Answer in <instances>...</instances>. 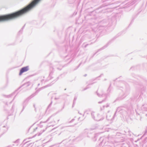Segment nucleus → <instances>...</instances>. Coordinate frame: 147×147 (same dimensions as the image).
I'll list each match as a JSON object with an SVG mask.
<instances>
[{
  "label": "nucleus",
  "mask_w": 147,
  "mask_h": 147,
  "mask_svg": "<svg viewBox=\"0 0 147 147\" xmlns=\"http://www.w3.org/2000/svg\"><path fill=\"white\" fill-rule=\"evenodd\" d=\"M29 69V68L28 66H26L22 68L20 70L19 75H21L23 73L27 71Z\"/></svg>",
  "instance_id": "nucleus-1"
}]
</instances>
